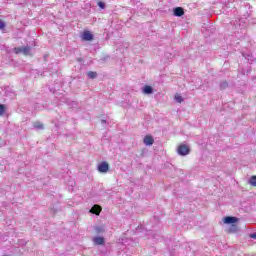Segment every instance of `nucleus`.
Returning <instances> with one entry per match:
<instances>
[{"mask_svg": "<svg viewBox=\"0 0 256 256\" xmlns=\"http://www.w3.org/2000/svg\"><path fill=\"white\" fill-rule=\"evenodd\" d=\"M178 155H189V153H191V149H189V146L185 145V144H181L180 146H178Z\"/></svg>", "mask_w": 256, "mask_h": 256, "instance_id": "obj_1", "label": "nucleus"}, {"mask_svg": "<svg viewBox=\"0 0 256 256\" xmlns=\"http://www.w3.org/2000/svg\"><path fill=\"white\" fill-rule=\"evenodd\" d=\"M99 173H107L109 171V163L101 162L98 164Z\"/></svg>", "mask_w": 256, "mask_h": 256, "instance_id": "obj_2", "label": "nucleus"}, {"mask_svg": "<svg viewBox=\"0 0 256 256\" xmlns=\"http://www.w3.org/2000/svg\"><path fill=\"white\" fill-rule=\"evenodd\" d=\"M237 221H239V219H237L236 217L233 216H227L224 218V223L226 225H235V223H237Z\"/></svg>", "mask_w": 256, "mask_h": 256, "instance_id": "obj_3", "label": "nucleus"}, {"mask_svg": "<svg viewBox=\"0 0 256 256\" xmlns=\"http://www.w3.org/2000/svg\"><path fill=\"white\" fill-rule=\"evenodd\" d=\"M101 211H103V208L97 204H95L91 209L90 213L93 215H101Z\"/></svg>", "mask_w": 256, "mask_h": 256, "instance_id": "obj_4", "label": "nucleus"}, {"mask_svg": "<svg viewBox=\"0 0 256 256\" xmlns=\"http://www.w3.org/2000/svg\"><path fill=\"white\" fill-rule=\"evenodd\" d=\"M83 41H93V35L89 30H86L82 34Z\"/></svg>", "mask_w": 256, "mask_h": 256, "instance_id": "obj_5", "label": "nucleus"}, {"mask_svg": "<svg viewBox=\"0 0 256 256\" xmlns=\"http://www.w3.org/2000/svg\"><path fill=\"white\" fill-rule=\"evenodd\" d=\"M143 143L148 146H151L153 145V143H155V139H153V136L151 135H146L143 139Z\"/></svg>", "mask_w": 256, "mask_h": 256, "instance_id": "obj_6", "label": "nucleus"}, {"mask_svg": "<svg viewBox=\"0 0 256 256\" xmlns=\"http://www.w3.org/2000/svg\"><path fill=\"white\" fill-rule=\"evenodd\" d=\"M174 15L175 17H183V15H185V10H183L181 7H176L174 9Z\"/></svg>", "mask_w": 256, "mask_h": 256, "instance_id": "obj_7", "label": "nucleus"}, {"mask_svg": "<svg viewBox=\"0 0 256 256\" xmlns=\"http://www.w3.org/2000/svg\"><path fill=\"white\" fill-rule=\"evenodd\" d=\"M95 245H104L105 244V238L104 237H95L93 239Z\"/></svg>", "mask_w": 256, "mask_h": 256, "instance_id": "obj_8", "label": "nucleus"}, {"mask_svg": "<svg viewBox=\"0 0 256 256\" xmlns=\"http://www.w3.org/2000/svg\"><path fill=\"white\" fill-rule=\"evenodd\" d=\"M143 93L146 95H151V93H153V87L149 85L144 86Z\"/></svg>", "mask_w": 256, "mask_h": 256, "instance_id": "obj_9", "label": "nucleus"}, {"mask_svg": "<svg viewBox=\"0 0 256 256\" xmlns=\"http://www.w3.org/2000/svg\"><path fill=\"white\" fill-rule=\"evenodd\" d=\"M239 231V227L236 224H232L228 229V233H237Z\"/></svg>", "mask_w": 256, "mask_h": 256, "instance_id": "obj_10", "label": "nucleus"}, {"mask_svg": "<svg viewBox=\"0 0 256 256\" xmlns=\"http://www.w3.org/2000/svg\"><path fill=\"white\" fill-rule=\"evenodd\" d=\"M22 53L24 55H29L31 53V47H29V46L22 47Z\"/></svg>", "mask_w": 256, "mask_h": 256, "instance_id": "obj_11", "label": "nucleus"}, {"mask_svg": "<svg viewBox=\"0 0 256 256\" xmlns=\"http://www.w3.org/2000/svg\"><path fill=\"white\" fill-rule=\"evenodd\" d=\"M249 185H251L252 187H256V176H251L249 179Z\"/></svg>", "mask_w": 256, "mask_h": 256, "instance_id": "obj_12", "label": "nucleus"}, {"mask_svg": "<svg viewBox=\"0 0 256 256\" xmlns=\"http://www.w3.org/2000/svg\"><path fill=\"white\" fill-rule=\"evenodd\" d=\"M33 127H34L35 129H44L43 123L38 122V121H37V122H34Z\"/></svg>", "mask_w": 256, "mask_h": 256, "instance_id": "obj_13", "label": "nucleus"}, {"mask_svg": "<svg viewBox=\"0 0 256 256\" xmlns=\"http://www.w3.org/2000/svg\"><path fill=\"white\" fill-rule=\"evenodd\" d=\"M87 75H88L89 79H95V78H97V72L89 71V72L87 73Z\"/></svg>", "mask_w": 256, "mask_h": 256, "instance_id": "obj_14", "label": "nucleus"}, {"mask_svg": "<svg viewBox=\"0 0 256 256\" xmlns=\"http://www.w3.org/2000/svg\"><path fill=\"white\" fill-rule=\"evenodd\" d=\"M174 99H175V101H177V103H183V97L179 94H176L174 96Z\"/></svg>", "mask_w": 256, "mask_h": 256, "instance_id": "obj_15", "label": "nucleus"}, {"mask_svg": "<svg viewBox=\"0 0 256 256\" xmlns=\"http://www.w3.org/2000/svg\"><path fill=\"white\" fill-rule=\"evenodd\" d=\"M5 111H6L5 105L0 104V117H2V115H5Z\"/></svg>", "mask_w": 256, "mask_h": 256, "instance_id": "obj_16", "label": "nucleus"}, {"mask_svg": "<svg viewBox=\"0 0 256 256\" xmlns=\"http://www.w3.org/2000/svg\"><path fill=\"white\" fill-rule=\"evenodd\" d=\"M14 53H16V55H19V53H23V47L14 48Z\"/></svg>", "mask_w": 256, "mask_h": 256, "instance_id": "obj_17", "label": "nucleus"}, {"mask_svg": "<svg viewBox=\"0 0 256 256\" xmlns=\"http://www.w3.org/2000/svg\"><path fill=\"white\" fill-rule=\"evenodd\" d=\"M5 27H6L5 22L0 19V31L3 30V29H5Z\"/></svg>", "mask_w": 256, "mask_h": 256, "instance_id": "obj_18", "label": "nucleus"}, {"mask_svg": "<svg viewBox=\"0 0 256 256\" xmlns=\"http://www.w3.org/2000/svg\"><path fill=\"white\" fill-rule=\"evenodd\" d=\"M98 7H100V9H105V3L104 2H98Z\"/></svg>", "mask_w": 256, "mask_h": 256, "instance_id": "obj_19", "label": "nucleus"}, {"mask_svg": "<svg viewBox=\"0 0 256 256\" xmlns=\"http://www.w3.org/2000/svg\"><path fill=\"white\" fill-rule=\"evenodd\" d=\"M251 239H256V233L250 235Z\"/></svg>", "mask_w": 256, "mask_h": 256, "instance_id": "obj_20", "label": "nucleus"}]
</instances>
